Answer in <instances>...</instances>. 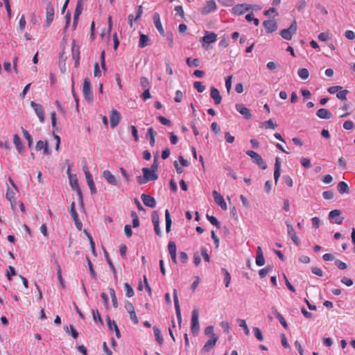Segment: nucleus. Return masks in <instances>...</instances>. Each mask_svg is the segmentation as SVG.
<instances>
[{"label":"nucleus","instance_id":"obj_1","mask_svg":"<svg viewBox=\"0 0 355 355\" xmlns=\"http://www.w3.org/2000/svg\"><path fill=\"white\" fill-rule=\"evenodd\" d=\"M143 176H137V182L140 184H144L149 181H155L157 180L156 171L150 170L148 168H143Z\"/></svg>","mask_w":355,"mask_h":355},{"label":"nucleus","instance_id":"obj_2","mask_svg":"<svg viewBox=\"0 0 355 355\" xmlns=\"http://www.w3.org/2000/svg\"><path fill=\"white\" fill-rule=\"evenodd\" d=\"M83 94L85 98V100L87 101V103H91L93 101V93L92 89L91 82L89 78H84L83 85Z\"/></svg>","mask_w":355,"mask_h":355},{"label":"nucleus","instance_id":"obj_3","mask_svg":"<svg viewBox=\"0 0 355 355\" xmlns=\"http://www.w3.org/2000/svg\"><path fill=\"white\" fill-rule=\"evenodd\" d=\"M55 15L54 8L51 1H49L46 6V17L44 24V28H48L53 21Z\"/></svg>","mask_w":355,"mask_h":355},{"label":"nucleus","instance_id":"obj_4","mask_svg":"<svg viewBox=\"0 0 355 355\" xmlns=\"http://www.w3.org/2000/svg\"><path fill=\"white\" fill-rule=\"evenodd\" d=\"M245 154L250 156L252 159L254 160V162L256 163L257 165L259 166L263 170L266 169V164L264 162L263 158L256 151L252 150H248L247 152H245Z\"/></svg>","mask_w":355,"mask_h":355},{"label":"nucleus","instance_id":"obj_5","mask_svg":"<svg viewBox=\"0 0 355 355\" xmlns=\"http://www.w3.org/2000/svg\"><path fill=\"white\" fill-rule=\"evenodd\" d=\"M297 22L294 20L290 25L289 28L283 29L280 31L281 36L286 40H291L293 35L297 31Z\"/></svg>","mask_w":355,"mask_h":355},{"label":"nucleus","instance_id":"obj_6","mask_svg":"<svg viewBox=\"0 0 355 355\" xmlns=\"http://www.w3.org/2000/svg\"><path fill=\"white\" fill-rule=\"evenodd\" d=\"M252 8V5L247 3H239L233 6L231 12L235 15H241Z\"/></svg>","mask_w":355,"mask_h":355},{"label":"nucleus","instance_id":"obj_7","mask_svg":"<svg viewBox=\"0 0 355 355\" xmlns=\"http://www.w3.org/2000/svg\"><path fill=\"white\" fill-rule=\"evenodd\" d=\"M191 331L193 334H196L199 331L198 310L196 309L193 311V314H191Z\"/></svg>","mask_w":355,"mask_h":355},{"label":"nucleus","instance_id":"obj_8","mask_svg":"<svg viewBox=\"0 0 355 355\" xmlns=\"http://www.w3.org/2000/svg\"><path fill=\"white\" fill-rule=\"evenodd\" d=\"M69 214H71V216L72 217L73 223H75V225L77 230H82L83 223L80 221L79 218L78 217V214L76 211V204L73 202L71 204V207H69Z\"/></svg>","mask_w":355,"mask_h":355},{"label":"nucleus","instance_id":"obj_9","mask_svg":"<svg viewBox=\"0 0 355 355\" xmlns=\"http://www.w3.org/2000/svg\"><path fill=\"white\" fill-rule=\"evenodd\" d=\"M286 225L287 228V234H288L291 241H293L295 245L297 246L301 245V241H300L297 235L295 234L293 227L291 225L290 222H286Z\"/></svg>","mask_w":355,"mask_h":355},{"label":"nucleus","instance_id":"obj_10","mask_svg":"<svg viewBox=\"0 0 355 355\" xmlns=\"http://www.w3.org/2000/svg\"><path fill=\"white\" fill-rule=\"evenodd\" d=\"M30 105L31 107H33L35 113H36L39 121H40L41 123H43L44 121V111L43 110L42 105L34 101L31 102Z\"/></svg>","mask_w":355,"mask_h":355},{"label":"nucleus","instance_id":"obj_11","mask_svg":"<svg viewBox=\"0 0 355 355\" xmlns=\"http://www.w3.org/2000/svg\"><path fill=\"white\" fill-rule=\"evenodd\" d=\"M110 120L111 128H114L116 125H118L120 120H121V116L117 110H111Z\"/></svg>","mask_w":355,"mask_h":355},{"label":"nucleus","instance_id":"obj_12","mask_svg":"<svg viewBox=\"0 0 355 355\" xmlns=\"http://www.w3.org/2000/svg\"><path fill=\"white\" fill-rule=\"evenodd\" d=\"M236 110L237 112H240L241 116L244 117L245 119L249 120L252 118L251 112L248 108L244 106L242 103H236Z\"/></svg>","mask_w":355,"mask_h":355},{"label":"nucleus","instance_id":"obj_13","mask_svg":"<svg viewBox=\"0 0 355 355\" xmlns=\"http://www.w3.org/2000/svg\"><path fill=\"white\" fill-rule=\"evenodd\" d=\"M218 341V336L216 335H213V336L210 337V339L207 340L205 345H203L202 348V353H207L209 352L211 349H213L214 345Z\"/></svg>","mask_w":355,"mask_h":355},{"label":"nucleus","instance_id":"obj_14","mask_svg":"<svg viewBox=\"0 0 355 355\" xmlns=\"http://www.w3.org/2000/svg\"><path fill=\"white\" fill-rule=\"evenodd\" d=\"M212 193L215 203H216L218 206H220L221 209L227 210V205L224 200V197H223L221 194L218 193L216 190H214Z\"/></svg>","mask_w":355,"mask_h":355},{"label":"nucleus","instance_id":"obj_15","mask_svg":"<svg viewBox=\"0 0 355 355\" xmlns=\"http://www.w3.org/2000/svg\"><path fill=\"white\" fill-rule=\"evenodd\" d=\"M217 8L216 2L214 0H209L206 2L205 6L201 8V13L202 15H207L216 10Z\"/></svg>","mask_w":355,"mask_h":355},{"label":"nucleus","instance_id":"obj_16","mask_svg":"<svg viewBox=\"0 0 355 355\" xmlns=\"http://www.w3.org/2000/svg\"><path fill=\"white\" fill-rule=\"evenodd\" d=\"M173 297H174L176 317H178V323H179V324H180L181 321L182 320V318L181 317V313H180V304H179V300H178V295L177 294V291L175 288L173 290Z\"/></svg>","mask_w":355,"mask_h":355},{"label":"nucleus","instance_id":"obj_17","mask_svg":"<svg viewBox=\"0 0 355 355\" xmlns=\"http://www.w3.org/2000/svg\"><path fill=\"white\" fill-rule=\"evenodd\" d=\"M340 209H333L329 213V218L331 220L335 219V223L337 225H340L344 220V218L340 216Z\"/></svg>","mask_w":355,"mask_h":355},{"label":"nucleus","instance_id":"obj_18","mask_svg":"<svg viewBox=\"0 0 355 355\" xmlns=\"http://www.w3.org/2000/svg\"><path fill=\"white\" fill-rule=\"evenodd\" d=\"M263 26L268 33H272L277 29V23L274 20H265L263 22Z\"/></svg>","mask_w":355,"mask_h":355},{"label":"nucleus","instance_id":"obj_19","mask_svg":"<svg viewBox=\"0 0 355 355\" xmlns=\"http://www.w3.org/2000/svg\"><path fill=\"white\" fill-rule=\"evenodd\" d=\"M80 47L76 44V41L73 40L71 46L72 57L75 62V66L77 67L79 64L80 60Z\"/></svg>","mask_w":355,"mask_h":355},{"label":"nucleus","instance_id":"obj_20","mask_svg":"<svg viewBox=\"0 0 355 355\" xmlns=\"http://www.w3.org/2000/svg\"><path fill=\"white\" fill-rule=\"evenodd\" d=\"M153 22L155 24V26L158 31V32L160 33L162 36H166V34L164 33V28L162 25L161 21H160V17L159 13L155 12L153 16Z\"/></svg>","mask_w":355,"mask_h":355},{"label":"nucleus","instance_id":"obj_21","mask_svg":"<svg viewBox=\"0 0 355 355\" xmlns=\"http://www.w3.org/2000/svg\"><path fill=\"white\" fill-rule=\"evenodd\" d=\"M141 201H143L144 204L148 207L154 208L156 206V200L155 198L148 195V194H141Z\"/></svg>","mask_w":355,"mask_h":355},{"label":"nucleus","instance_id":"obj_22","mask_svg":"<svg viewBox=\"0 0 355 355\" xmlns=\"http://www.w3.org/2000/svg\"><path fill=\"white\" fill-rule=\"evenodd\" d=\"M103 177L104 179L106 180L107 182H108L111 185H117L118 182L117 180L115 178L114 175L112 174V173L108 171L105 170L103 172Z\"/></svg>","mask_w":355,"mask_h":355},{"label":"nucleus","instance_id":"obj_23","mask_svg":"<svg viewBox=\"0 0 355 355\" xmlns=\"http://www.w3.org/2000/svg\"><path fill=\"white\" fill-rule=\"evenodd\" d=\"M316 115L318 117L321 119H330L332 116L331 112L329 111V110L325 108H321L317 110Z\"/></svg>","mask_w":355,"mask_h":355},{"label":"nucleus","instance_id":"obj_24","mask_svg":"<svg viewBox=\"0 0 355 355\" xmlns=\"http://www.w3.org/2000/svg\"><path fill=\"white\" fill-rule=\"evenodd\" d=\"M217 35L214 32L206 31L205 36L202 37V41L207 44H211L216 40Z\"/></svg>","mask_w":355,"mask_h":355},{"label":"nucleus","instance_id":"obj_25","mask_svg":"<svg viewBox=\"0 0 355 355\" xmlns=\"http://www.w3.org/2000/svg\"><path fill=\"white\" fill-rule=\"evenodd\" d=\"M15 191H12L11 188H8L6 191V199L10 201L11 205V208L15 209Z\"/></svg>","mask_w":355,"mask_h":355},{"label":"nucleus","instance_id":"obj_26","mask_svg":"<svg viewBox=\"0 0 355 355\" xmlns=\"http://www.w3.org/2000/svg\"><path fill=\"white\" fill-rule=\"evenodd\" d=\"M210 96L214 99L215 104H220L221 96L217 88L211 87Z\"/></svg>","mask_w":355,"mask_h":355},{"label":"nucleus","instance_id":"obj_27","mask_svg":"<svg viewBox=\"0 0 355 355\" xmlns=\"http://www.w3.org/2000/svg\"><path fill=\"white\" fill-rule=\"evenodd\" d=\"M36 150H44V153L45 155L49 154V144L46 141H37L36 144Z\"/></svg>","mask_w":355,"mask_h":355},{"label":"nucleus","instance_id":"obj_28","mask_svg":"<svg viewBox=\"0 0 355 355\" xmlns=\"http://www.w3.org/2000/svg\"><path fill=\"white\" fill-rule=\"evenodd\" d=\"M155 136L156 132L153 130V128H148L147 138L149 139L150 145H151L152 147L155 145Z\"/></svg>","mask_w":355,"mask_h":355},{"label":"nucleus","instance_id":"obj_29","mask_svg":"<svg viewBox=\"0 0 355 355\" xmlns=\"http://www.w3.org/2000/svg\"><path fill=\"white\" fill-rule=\"evenodd\" d=\"M13 141L15 145V148H17V150L20 153L23 150L24 146L21 141V139L19 138V135L15 134L13 136Z\"/></svg>","mask_w":355,"mask_h":355},{"label":"nucleus","instance_id":"obj_30","mask_svg":"<svg viewBox=\"0 0 355 355\" xmlns=\"http://www.w3.org/2000/svg\"><path fill=\"white\" fill-rule=\"evenodd\" d=\"M337 190L340 194L347 193L349 192V188L347 183L340 182L337 184Z\"/></svg>","mask_w":355,"mask_h":355},{"label":"nucleus","instance_id":"obj_31","mask_svg":"<svg viewBox=\"0 0 355 355\" xmlns=\"http://www.w3.org/2000/svg\"><path fill=\"white\" fill-rule=\"evenodd\" d=\"M165 223H166V227H165V230H166V232H169L171 230L172 220L170 217L169 211L168 209L165 210Z\"/></svg>","mask_w":355,"mask_h":355},{"label":"nucleus","instance_id":"obj_32","mask_svg":"<svg viewBox=\"0 0 355 355\" xmlns=\"http://www.w3.org/2000/svg\"><path fill=\"white\" fill-rule=\"evenodd\" d=\"M153 334H155V338L157 343L161 345L163 344L164 339L162 337L161 331L156 326L153 327Z\"/></svg>","mask_w":355,"mask_h":355},{"label":"nucleus","instance_id":"obj_33","mask_svg":"<svg viewBox=\"0 0 355 355\" xmlns=\"http://www.w3.org/2000/svg\"><path fill=\"white\" fill-rule=\"evenodd\" d=\"M111 324H113L114 326V330L115 332V336H116L117 338H120V332L118 328L117 324L114 320H111L110 318H107V327H109V329H111Z\"/></svg>","mask_w":355,"mask_h":355},{"label":"nucleus","instance_id":"obj_34","mask_svg":"<svg viewBox=\"0 0 355 355\" xmlns=\"http://www.w3.org/2000/svg\"><path fill=\"white\" fill-rule=\"evenodd\" d=\"M274 314H275V316L276 317L277 319L279 320V322L280 324H282V327H284V328L285 329H287L288 326H287V323H286V320L284 318V317L282 316V314H280L277 310H275L274 311Z\"/></svg>","mask_w":355,"mask_h":355},{"label":"nucleus","instance_id":"obj_35","mask_svg":"<svg viewBox=\"0 0 355 355\" xmlns=\"http://www.w3.org/2000/svg\"><path fill=\"white\" fill-rule=\"evenodd\" d=\"M83 172L85 173V176H86L87 182H93L92 175L90 172H89L87 163L84 162V165L83 167Z\"/></svg>","mask_w":355,"mask_h":355},{"label":"nucleus","instance_id":"obj_36","mask_svg":"<svg viewBox=\"0 0 355 355\" xmlns=\"http://www.w3.org/2000/svg\"><path fill=\"white\" fill-rule=\"evenodd\" d=\"M124 289H125L126 297H133L134 293H135L134 290H133L132 287L128 283H125Z\"/></svg>","mask_w":355,"mask_h":355},{"label":"nucleus","instance_id":"obj_37","mask_svg":"<svg viewBox=\"0 0 355 355\" xmlns=\"http://www.w3.org/2000/svg\"><path fill=\"white\" fill-rule=\"evenodd\" d=\"M21 131L24 138H25L26 141H28V147L31 148L33 145V138L29 134V132H28L26 129L21 128Z\"/></svg>","mask_w":355,"mask_h":355},{"label":"nucleus","instance_id":"obj_38","mask_svg":"<svg viewBox=\"0 0 355 355\" xmlns=\"http://www.w3.org/2000/svg\"><path fill=\"white\" fill-rule=\"evenodd\" d=\"M222 272L224 274V282L226 288H228L230 284L231 277L228 271L225 268L221 269Z\"/></svg>","mask_w":355,"mask_h":355},{"label":"nucleus","instance_id":"obj_39","mask_svg":"<svg viewBox=\"0 0 355 355\" xmlns=\"http://www.w3.org/2000/svg\"><path fill=\"white\" fill-rule=\"evenodd\" d=\"M149 40L148 36L141 34L139 37V46L140 47H144L148 45V42Z\"/></svg>","mask_w":355,"mask_h":355},{"label":"nucleus","instance_id":"obj_40","mask_svg":"<svg viewBox=\"0 0 355 355\" xmlns=\"http://www.w3.org/2000/svg\"><path fill=\"white\" fill-rule=\"evenodd\" d=\"M297 74L301 79L306 80L309 78V72L306 68L299 69Z\"/></svg>","mask_w":355,"mask_h":355},{"label":"nucleus","instance_id":"obj_41","mask_svg":"<svg viewBox=\"0 0 355 355\" xmlns=\"http://www.w3.org/2000/svg\"><path fill=\"white\" fill-rule=\"evenodd\" d=\"M64 329H65V331H67V332H69H69H71V334L73 338L76 339L78 336H79V334L78 333V331L73 327V325H69V327H65Z\"/></svg>","mask_w":355,"mask_h":355},{"label":"nucleus","instance_id":"obj_42","mask_svg":"<svg viewBox=\"0 0 355 355\" xmlns=\"http://www.w3.org/2000/svg\"><path fill=\"white\" fill-rule=\"evenodd\" d=\"M348 91L346 89H341L338 92L336 93V97L341 101L347 100V94Z\"/></svg>","mask_w":355,"mask_h":355},{"label":"nucleus","instance_id":"obj_43","mask_svg":"<svg viewBox=\"0 0 355 355\" xmlns=\"http://www.w3.org/2000/svg\"><path fill=\"white\" fill-rule=\"evenodd\" d=\"M168 250L169 254H176V245L175 241H170L168 244Z\"/></svg>","mask_w":355,"mask_h":355},{"label":"nucleus","instance_id":"obj_44","mask_svg":"<svg viewBox=\"0 0 355 355\" xmlns=\"http://www.w3.org/2000/svg\"><path fill=\"white\" fill-rule=\"evenodd\" d=\"M187 63L189 67L193 65V67H198L200 65V60L198 58L191 59V58H188L187 59Z\"/></svg>","mask_w":355,"mask_h":355},{"label":"nucleus","instance_id":"obj_45","mask_svg":"<svg viewBox=\"0 0 355 355\" xmlns=\"http://www.w3.org/2000/svg\"><path fill=\"white\" fill-rule=\"evenodd\" d=\"M83 10V4L77 1L76 7L74 11L76 17H79Z\"/></svg>","mask_w":355,"mask_h":355},{"label":"nucleus","instance_id":"obj_46","mask_svg":"<svg viewBox=\"0 0 355 355\" xmlns=\"http://www.w3.org/2000/svg\"><path fill=\"white\" fill-rule=\"evenodd\" d=\"M109 292H110L111 300H112V303H113L114 307H117V306H118L117 298L116 297L115 291H114V288H109Z\"/></svg>","mask_w":355,"mask_h":355},{"label":"nucleus","instance_id":"obj_47","mask_svg":"<svg viewBox=\"0 0 355 355\" xmlns=\"http://www.w3.org/2000/svg\"><path fill=\"white\" fill-rule=\"evenodd\" d=\"M207 219L209 220V223H211V225L216 226L218 227L220 226V223L218 222V219L215 216L207 215Z\"/></svg>","mask_w":355,"mask_h":355},{"label":"nucleus","instance_id":"obj_48","mask_svg":"<svg viewBox=\"0 0 355 355\" xmlns=\"http://www.w3.org/2000/svg\"><path fill=\"white\" fill-rule=\"evenodd\" d=\"M252 331L254 332V336L257 340L259 341H262L263 339V334L261 333V330L258 327H254L252 329Z\"/></svg>","mask_w":355,"mask_h":355},{"label":"nucleus","instance_id":"obj_49","mask_svg":"<svg viewBox=\"0 0 355 355\" xmlns=\"http://www.w3.org/2000/svg\"><path fill=\"white\" fill-rule=\"evenodd\" d=\"M87 238H88V240H89V243H90L92 253V254L96 256V250H95V243H94V241H93L91 234H89V233L87 232Z\"/></svg>","mask_w":355,"mask_h":355},{"label":"nucleus","instance_id":"obj_50","mask_svg":"<svg viewBox=\"0 0 355 355\" xmlns=\"http://www.w3.org/2000/svg\"><path fill=\"white\" fill-rule=\"evenodd\" d=\"M264 128L266 129H275L277 125L272 121V119H268L267 121L263 123Z\"/></svg>","mask_w":355,"mask_h":355},{"label":"nucleus","instance_id":"obj_51","mask_svg":"<svg viewBox=\"0 0 355 355\" xmlns=\"http://www.w3.org/2000/svg\"><path fill=\"white\" fill-rule=\"evenodd\" d=\"M239 324L241 328L243 329L245 334L248 336L249 335V329L248 327V325L245 323V321L244 319H239Z\"/></svg>","mask_w":355,"mask_h":355},{"label":"nucleus","instance_id":"obj_52","mask_svg":"<svg viewBox=\"0 0 355 355\" xmlns=\"http://www.w3.org/2000/svg\"><path fill=\"white\" fill-rule=\"evenodd\" d=\"M218 3L224 6H233L234 5V0H218Z\"/></svg>","mask_w":355,"mask_h":355},{"label":"nucleus","instance_id":"obj_53","mask_svg":"<svg viewBox=\"0 0 355 355\" xmlns=\"http://www.w3.org/2000/svg\"><path fill=\"white\" fill-rule=\"evenodd\" d=\"M335 264L340 270H346L347 268V263L340 260H336Z\"/></svg>","mask_w":355,"mask_h":355},{"label":"nucleus","instance_id":"obj_54","mask_svg":"<svg viewBox=\"0 0 355 355\" xmlns=\"http://www.w3.org/2000/svg\"><path fill=\"white\" fill-rule=\"evenodd\" d=\"M26 24V22L24 15H22L19 21V28L20 31H24V29L25 28Z\"/></svg>","mask_w":355,"mask_h":355},{"label":"nucleus","instance_id":"obj_55","mask_svg":"<svg viewBox=\"0 0 355 355\" xmlns=\"http://www.w3.org/2000/svg\"><path fill=\"white\" fill-rule=\"evenodd\" d=\"M92 317H94V320L95 321L98 320V322L103 323V320H102V318L100 316V313L98 312V310H97V309L92 310Z\"/></svg>","mask_w":355,"mask_h":355},{"label":"nucleus","instance_id":"obj_56","mask_svg":"<svg viewBox=\"0 0 355 355\" xmlns=\"http://www.w3.org/2000/svg\"><path fill=\"white\" fill-rule=\"evenodd\" d=\"M201 254L203 257V259H205V261H210V258L209 254L207 253V249L205 247H201Z\"/></svg>","mask_w":355,"mask_h":355},{"label":"nucleus","instance_id":"obj_57","mask_svg":"<svg viewBox=\"0 0 355 355\" xmlns=\"http://www.w3.org/2000/svg\"><path fill=\"white\" fill-rule=\"evenodd\" d=\"M341 89L342 87L340 86H332L331 87H328L327 91L329 94H334Z\"/></svg>","mask_w":355,"mask_h":355},{"label":"nucleus","instance_id":"obj_58","mask_svg":"<svg viewBox=\"0 0 355 355\" xmlns=\"http://www.w3.org/2000/svg\"><path fill=\"white\" fill-rule=\"evenodd\" d=\"M183 98V93L182 91L178 90L175 92V101L176 103H180Z\"/></svg>","mask_w":355,"mask_h":355},{"label":"nucleus","instance_id":"obj_59","mask_svg":"<svg viewBox=\"0 0 355 355\" xmlns=\"http://www.w3.org/2000/svg\"><path fill=\"white\" fill-rule=\"evenodd\" d=\"M194 88L197 89L198 92H203L205 89V87L202 85L201 82H196L194 83Z\"/></svg>","mask_w":355,"mask_h":355},{"label":"nucleus","instance_id":"obj_60","mask_svg":"<svg viewBox=\"0 0 355 355\" xmlns=\"http://www.w3.org/2000/svg\"><path fill=\"white\" fill-rule=\"evenodd\" d=\"M284 182L286 183L287 186L289 187H291L293 186V181L292 180L291 178L288 175H284L283 176Z\"/></svg>","mask_w":355,"mask_h":355},{"label":"nucleus","instance_id":"obj_61","mask_svg":"<svg viewBox=\"0 0 355 355\" xmlns=\"http://www.w3.org/2000/svg\"><path fill=\"white\" fill-rule=\"evenodd\" d=\"M125 309L126 311H128V313L135 311V307L133 306V304L129 301L125 302Z\"/></svg>","mask_w":355,"mask_h":355},{"label":"nucleus","instance_id":"obj_62","mask_svg":"<svg viewBox=\"0 0 355 355\" xmlns=\"http://www.w3.org/2000/svg\"><path fill=\"white\" fill-rule=\"evenodd\" d=\"M354 128V124L351 121H345L343 123V128L346 130H352Z\"/></svg>","mask_w":355,"mask_h":355},{"label":"nucleus","instance_id":"obj_63","mask_svg":"<svg viewBox=\"0 0 355 355\" xmlns=\"http://www.w3.org/2000/svg\"><path fill=\"white\" fill-rule=\"evenodd\" d=\"M323 198L325 200H331L334 198V193L332 191H327L323 192Z\"/></svg>","mask_w":355,"mask_h":355},{"label":"nucleus","instance_id":"obj_64","mask_svg":"<svg viewBox=\"0 0 355 355\" xmlns=\"http://www.w3.org/2000/svg\"><path fill=\"white\" fill-rule=\"evenodd\" d=\"M125 234L128 238H130L132 235V230H131V226L129 225H125L124 228Z\"/></svg>","mask_w":355,"mask_h":355}]
</instances>
